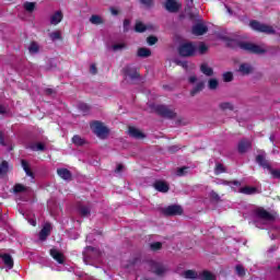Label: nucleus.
<instances>
[{
	"label": "nucleus",
	"instance_id": "obj_1",
	"mask_svg": "<svg viewBox=\"0 0 280 280\" xmlns=\"http://www.w3.org/2000/svg\"><path fill=\"white\" fill-rule=\"evenodd\" d=\"M244 218H252L257 229H269L271 240H278L280 233V223L275 220V215L264 208L249 207V212H243Z\"/></svg>",
	"mask_w": 280,
	"mask_h": 280
},
{
	"label": "nucleus",
	"instance_id": "obj_2",
	"mask_svg": "<svg viewBox=\"0 0 280 280\" xmlns=\"http://www.w3.org/2000/svg\"><path fill=\"white\" fill-rule=\"evenodd\" d=\"M219 185H229L232 187L233 191H237L238 194H245L246 196H253V194H257V188L245 186L242 188V183L240 180H221Z\"/></svg>",
	"mask_w": 280,
	"mask_h": 280
},
{
	"label": "nucleus",
	"instance_id": "obj_3",
	"mask_svg": "<svg viewBox=\"0 0 280 280\" xmlns=\"http://www.w3.org/2000/svg\"><path fill=\"white\" fill-rule=\"evenodd\" d=\"M240 49H243V51H248L249 54H257L258 56H261V54H266L268 51V48L264 44H253L248 42H241L238 44Z\"/></svg>",
	"mask_w": 280,
	"mask_h": 280
},
{
	"label": "nucleus",
	"instance_id": "obj_4",
	"mask_svg": "<svg viewBox=\"0 0 280 280\" xmlns=\"http://www.w3.org/2000/svg\"><path fill=\"white\" fill-rule=\"evenodd\" d=\"M256 162L260 165V167H264V170H268L272 178H280V170L272 168V166L270 165V163L266 161V158L264 155H257Z\"/></svg>",
	"mask_w": 280,
	"mask_h": 280
},
{
	"label": "nucleus",
	"instance_id": "obj_5",
	"mask_svg": "<svg viewBox=\"0 0 280 280\" xmlns=\"http://www.w3.org/2000/svg\"><path fill=\"white\" fill-rule=\"evenodd\" d=\"M91 130L98 137V139H106L108 137V127L104 126L100 121H94L91 124Z\"/></svg>",
	"mask_w": 280,
	"mask_h": 280
},
{
	"label": "nucleus",
	"instance_id": "obj_6",
	"mask_svg": "<svg viewBox=\"0 0 280 280\" xmlns=\"http://www.w3.org/2000/svg\"><path fill=\"white\" fill-rule=\"evenodd\" d=\"M249 27H252V30L255 32H261L262 34H276V31L272 26L255 20L249 23Z\"/></svg>",
	"mask_w": 280,
	"mask_h": 280
},
{
	"label": "nucleus",
	"instance_id": "obj_7",
	"mask_svg": "<svg viewBox=\"0 0 280 280\" xmlns=\"http://www.w3.org/2000/svg\"><path fill=\"white\" fill-rule=\"evenodd\" d=\"M100 255H102V252H100V249L88 246L83 252V261L84 264L89 265V259H97Z\"/></svg>",
	"mask_w": 280,
	"mask_h": 280
},
{
	"label": "nucleus",
	"instance_id": "obj_8",
	"mask_svg": "<svg viewBox=\"0 0 280 280\" xmlns=\"http://www.w3.org/2000/svg\"><path fill=\"white\" fill-rule=\"evenodd\" d=\"M179 55L184 56L185 58L189 56H195L196 54V45L192 43H183L178 48Z\"/></svg>",
	"mask_w": 280,
	"mask_h": 280
},
{
	"label": "nucleus",
	"instance_id": "obj_9",
	"mask_svg": "<svg viewBox=\"0 0 280 280\" xmlns=\"http://www.w3.org/2000/svg\"><path fill=\"white\" fill-rule=\"evenodd\" d=\"M155 110L159 115L167 117L168 119H174V117H176V113L165 105H158Z\"/></svg>",
	"mask_w": 280,
	"mask_h": 280
},
{
	"label": "nucleus",
	"instance_id": "obj_10",
	"mask_svg": "<svg viewBox=\"0 0 280 280\" xmlns=\"http://www.w3.org/2000/svg\"><path fill=\"white\" fill-rule=\"evenodd\" d=\"M125 80H137L139 78V72L130 66H127L122 69Z\"/></svg>",
	"mask_w": 280,
	"mask_h": 280
},
{
	"label": "nucleus",
	"instance_id": "obj_11",
	"mask_svg": "<svg viewBox=\"0 0 280 280\" xmlns=\"http://www.w3.org/2000/svg\"><path fill=\"white\" fill-rule=\"evenodd\" d=\"M0 260L2 261L7 270H12L14 268V259L12 258V256H10V254L0 253Z\"/></svg>",
	"mask_w": 280,
	"mask_h": 280
},
{
	"label": "nucleus",
	"instance_id": "obj_12",
	"mask_svg": "<svg viewBox=\"0 0 280 280\" xmlns=\"http://www.w3.org/2000/svg\"><path fill=\"white\" fill-rule=\"evenodd\" d=\"M165 215H182L183 208L180 206H168L164 209Z\"/></svg>",
	"mask_w": 280,
	"mask_h": 280
},
{
	"label": "nucleus",
	"instance_id": "obj_13",
	"mask_svg": "<svg viewBox=\"0 0 280 280\" xmlns=\"http://www.w3.org/2000/svg\"><path fill=\"white\" fill-rule=\"evenodd\" d=\"M50 256L52 259H55V261H57V264H65V254L60 250L56 248L50 249Z\"/></svg>",
	"mask_w": 280,
	"mask_h": 280
},
{
	"label": "nucleus",
	"instance_id": "obj_14",
	"mask_svg": "<svg viewBox=\"0 0 280 280\" xmlns=\"http://www.w3.org/2000/svg\"><path fill=\"white\" fill-rule=\"evenodd\" d=\"M165 9L168 12H178V10L180 9V4L176 0H167L165 2Z\"/></svg>",
	"mask_w": 280,
	"mask_h": 280
},
{
	"label": "nucleus",
	"instance_id": "obj_15",
	"mask_svg": "<svg viewBox=\"0 0 280 280\" xmlns=\"http://www.w3.org/2000/svg\"><path fill=\"white\" fill-rule=\"evenodd\" d=\"M237 71L242 75H250V73L254 71V68L250 66V63H241Z\"/></svg>",
	"mask_w": 280,
	"mask_h": 280
},
{
	"label": "nucleus",
	"instance_id": "obj_16",
	"mask_svg": "<svg viewBox=\"0 0 280 280\" xmlns=\"http://www.w3.org/2000/svg\"><path fill=\"white\" fill-rule=\"evenodd\" d=\"M208 30L207 25L197 24L192 27V34H195V36H202L203 34H207Z\"/></svg>",
	"mask_w": 280,
	"mask_h": 280
},
{
	"label": "nucleus",
	"instance_id": "obj_17",
	"mask_svg": "<svg viewBox=\"0 0 280 280\" xmlns=\"http://www.w3.org/2000/svg\"><path fill=\"white\" fill-rule=\"evenodd\" d=\"M49 233H51V224L46 223L44 225V228L42 229V231L39 232V240L42 242H45V240H47V236L49 235Z\"/></svg>",
	"mask_w": 280,
	"mask_h": 280
},
{
	"label": "nucleus",
	"instance_id": "obj_18",
	"mask_svg": "<svg viewBox=\"0 0 280 280\" xmlns=\"http://www.w3.org/2000/svg\"><path fill=\"white\" fill-rule=\"evenodd\" d=\"M154 188L158 191H161L162 194H167V191H170V185H167V183L161 182V180L154 183Z\"/></svg>",
	"mask_w": 280,
	"mask_h": 280
},
{
	"label": "nucleus",
	"instance_id": "obj_19",
	"mask_svg": "<svg viewBox=\"0 0 280 280\" xmlns=\"http://www.w3.org/2000/svg\"><path fill=\"white\" fill-rule=\"evenodd\" d=\"M57 174L63 180H71V176H72L71 171H69L67 168H58Z\"/></svg>",
	"mask_w": 280,
	"mask_h": 280
},
{
	"label": "nucleus",
	"instance_id": "obj_20",
	"mask_svg": "<svg viewBox=\"0 0 280 280\" xmlns=\"http://www.w3.org/2000/svg\"><path fill=\"white\" fill-rule=\"evenodd\" d=\"M151 270L155 275H163V272H165V267H163L161 264L151 261Z\"/></svg>",
	"mask_w": 280,
	"mask_h": 280
},
{
	"label": "nucleus",
	"instance_id": "obj_21",
	"mask_svg": "<svg viewBox=\"0 0 280 280\" xmlns=\"http://www.w3.org/2000/svg\"><path fill=\"white\" fill-rule=\"evenodd\" d=\"M62 11H56L51 16H50V24L51 25H58L62 21Z\"/></svg>",
	"mask_w": 280,
	"mask_h": 280
},
{
	"label": "nucleus",
	"instance_id": "obj_22",
	"mask_svg": "<svg viewBox=\"0 0 280 280\" xmlns=\"http://www.w3.org/2000/svg\"><path fill=\"white\" fill-rule=\"evenodd\" d=\"M129 135L130 137H133V139H143L145 137L141 130L135 127H129Z\"/></svg>",
	"mask_w": 280,
	"mask_h": 280
},
{
	"label": "nucleus",
	"instance_id": "obj_23",
	"mask_svg": "<svg viewBox=\"0 0 280 280\" xmlns=\"http://www.w3.org/2000/svg\"><path fill=\"white\" fill-rule=\"evenodd\" d=\"M200 71L203 73V75H207L208 78H211L213 75V68L209 67L208 63H201Z\"/></svg>",
	"mask_w": 280,
	"mask_h": 280
},
{
	"label": "nucleus",
	"instance_id": "obj_24",
	"mask_svg": "<svg viewBox=\"0 0 280 280\" xmlns=\"http://www.w3.org/2000/svg\"><path fill=\"white\" fill-rule=\"evenodd\" d=\"M250 150V141L249 140H242L238 143V152H241V154H244V152Z\"/></svg>",
	"mask_w": 280,
	"mask_h": 280
},
{
	"label": "nucleus",
	"instance_id": "obj_25",
	"mask_svg": "<svg viewBox=\"0 0 280 280\" xmlns=\"http://www.w3.org/2000/svg\"><path fill=\"white\" fill-rule=\"evenodd\" d=\"M138 56L139 58H150V56H152V51L149 48H139Z\"/></svg>",
	"mask_w": 280,
	"mask_h": 280
},
{
	"label": "nucleus",
	"instance_id": "obj_26",
	"mask_svg": "<svg viewBox=\"0 0 280 280\" xmlns=\"http://www.w3.org/2000/svg\"><path fill=\"white\" fill-rule=\"evenodd\" d=\"M22 167H23L26 176H30L31 178H34V173L30 168V164L27 163V161L22 160Z\"/></svg>",
	"mask_w": 280,
	"mask_h": 280
},
{
	"label": "nucleus",
	"instance_id": "obj_27",
	"mask_svg": "<svg viewBox=\"0 0 280 280\" xmlns=\"http://www.w3.org/2000/svg\"><path fill=\"white\" fill-rule=\"evenodd\" d=\"M30 148L34 152H43V151H45V144H43L42 142L33 143V144L30 145Z\"/></svg>",
	"mask_w": 280,
	"mask_h": 280
},
{
	"label": "nucleus",
	"instance_id": "obj_28",
	"mask_svg": "<svg viewBox=\"0 0 280 280\" xmlns=\"http://www.w3.org/2000/svg\"><path fill=\"white\" fill-rule=\"evenodd\" d=\"M90 23H92V25H102V23H104V19L100 15H92L90 18Z\"/></svg>",
	"mask_w": 280,
	"mask_h": 280
},
{
	"label": "nucleus",
	"instance_id": "obj_29",
	"mask_svg": "<svg viewBox=\"0 0 280 280\" xmlns=\"http://www.w3.org/2000/svg\"><path fill=\"white\" fill-rule=\"evenodd\" d=\"M183 277H185V279H198V273L194 270H186L184 271Z\"/></svg>",
	"mask_w": 280,
	"mask_h": 280
},
{
	"label": "nucleus",
	"instance_id": "obj_30",
	"mask_svg": "<svg viewBox=\"0 0 280 280\" xmlns=\"http://www.w3.org/2000/svg\"><path fill=\"white\" fill-rule=\"evenodd\" d=\"M196 51L202 55L206 51H209V46L206 45L205 43H200L198 46H196Z\"/></svg>",
	"mask_w": 280,
	"mask_h": 280
},
{
	"label": "nucleus",
	"instance_id": "obj_31",
	"mask_svg": "<svg viewBox=\"0 0 280 280\" xmlns=\"http://www.w3.org/2000/svg\"><path fill=\"white\" fill-rule=\"evenodd\" d=\"M72 143H74V145H84V143H86V140H84V138L80 136H74L72 138Z\"/></svg>",
	"mask_w": 280,
	"mask_h": 280
},
{
	"label": "nucleus",
	"instance_id": "obj_32",
	"mask_svg": "<svg viewBox=\"0 0 280 280\" xmlns=\"http://www.w3.org/2000/svg\"><path fill=\"white\" fill-rule=\"evenodd\" d=\"M49 38H50V40H61V38H62V35H61V33H60V31H55V32H52V33H50L49 34Z\"/></svg>",
	"mask_w": 280,
	"mask_h": 280
},
{
	"label": "nucleus",
	"instance_id": "obj_33",
	"mask_svg": "<svg viewBox=\"0 0 280 280\" xmlns=\"http://www.w3.org/2000/svg\"><path fill=\"white\" fill-rule=\"evenodd\" d=\"M79 213H81V215H82L83 218H86L88 215L91 214V209H89V207L81 206V207L79 208Z\"/></svg>",
	"mask_w": 280,
	"mask_h": 280
},
{
	"label": "nucleus",
	"instance_id": "obj_34",
	"mask_svg": "<svg viewBox=\"0 0 280 280\" xmlns=\"http://www.w3.org/2000/svg\"><path fill=\"white\" fill-rule=\"evenodd\" d=\"M141 5H144L147 10H150L154 5V0H138Z\"/></svg>",
	"mask_w": 280,
	"mask_h": 280
},
{
	"label": "nucleus",
	"instance_id": "obj_35",
	"mask_svg": "<svg viewBox=\"0 0 280 280\" xmlns=\"http://www.w3.org/2000/svg\"><path fill=\"white\" fill-rule=\"evenodd\" d=\"M218 84L219 82L217 81V79H210L208 81V89H210V91H215V89H218Z\"/></svg>",
	"mask_w": 280,
	"mask_h": 280
},
{
	"label": "nucleus",
	"instance_id": "obj_36",
	"mask_svg": "<svg viewBox=\"0 0 280 280\" xmlns=\"http://www.w3.org/2000/svg\"><path fill=\"white\" fill-rule=\"evenodd\" d=\"M9 165L7 161H3L0 164V176H3L4 174H8Z\"/></svg>",
	"mask_w": 280,
	"mask_h": 280
},
{
	"label": "nucleus",
	"instance_id": "obj_37",
	"mask_svg": "<svg viewBox=\"0 0 280 280\" xmlns=\"http://www.w3.org/2000/svg\"><path fill=\"white\" fill-rule=\"evenodd\" d=\"M234 106L232 103L224 102L220 104V109L221 110H233Z\"/></svg>",
	"mask_w": 280,
	"mask_h": 280
},
{
	"label": "nucleus",
	"instance_id": "obj_38",
	"mask_svg": "<svg viewBox=\"0 0 280 280\" xmlns=\"http://www.w3.org/2000/svg\"><path fill=\"white\" fill-rule=\"evenodd\" d=\"M202 89H205V83L202 82L197 83V85L191 91V95H196V93H200Z\"/></svg>",
	"mask_w": 280,
	"mask_h": 280
},
{
	"label": "nucleus",
	"instance_id": "obj_39",
	"mask_svg": "<svg viewBox=\"0 0 280 280\" xmlns=\"http://www.w3.org/2000/svg\"><path fill=\"white\" fill-rule=\"evenodd\" d=\"M35 8H36V3H34V2H25L24 3V10H26V12H34Z\"/></svg>",
	"mask_w": 280,
	"mask_h": 280
},
{
	"label": "nucleus",
	"instance_id": "obj_40",
	"mask_svg": "<svg viewBox=\"0 0 280 280\" xmlns=\"http://www.w3.org/2000/svg\"><path fill=\"white\" fill-rule=\"evenodd\" d=\"M38 45L36 44V42L31 43L30 47H28V51L30 54H38Z\"/></svg>",
	"mask_w": 280,
	"mask_h": 280
},
{
	"label": "nucleus",
	"instance_id": "obj_41",
	"mask_svg": "<svg viewBox=\"0 0 280 280\" xmlns=\"http://www.w3.org/2000/svg\"><path fill=\"white\" fill-rule=\"evenodd\" d=\"M13 191H14V194H21V191H27V188L21 184H16L13 187Z\"/></svg>",
	"mask_w": 280,
	"mask_h": 280
},
{
	"label": "nucleus",
	"instance_id": "obj_42",
	"mask_svg": "<svg viewBox=\"0 0 280 280\" xmlns=\"http://www.w3.org/2000/svg\"><path fill=\"white\" fill-rule=\"evenodd\" d=\"M136 32H145V30H148V26H145L143 23L141 22H137L136 26H135Z\"/></svg>",
	"mask_w": 280,
	"mask_h": 280
},
{
	"label": "nucleus",
	"instance_id": "obj_43",
	"mask_svg": "<svg viewBox=\"0 0 280 280\" xmlns=\"http://www.w3.org/2000/svg\"><path fill=\"white\" fill-rule=\"evenodd\" d=\"M201 277L203 280H215V276L209 271H203Z\"/></svg>",
	"mask_w": 280,
	"mask_h": 280
},
{
	"label": "nucleus",
	"instance_id": "obj_44",
	"mask_svg": "<svg viewBox=\"0 0 280 280\" xmlns=\"http://www.w3.org/2000/svg\"><path fill=\"white\" fill-rule=\"evenodd\" d=\"M187 172H189V167L184 166L182 168H178L176 174H177V176H185V174H187Z\"/></svg>",
	"mask_w": 280,
	"mask_h": 280
},
{
	"label": "nucleus",
	"instance_id": "obj_45",
	"mask_svg": "<svg viewBox=\"0 0 280 280\" xmlns=\"http://www.w3.org/2000/svg\"><path fill=\"white\" fill-rule=\"evenodd\" d=\"M236 275H238V277H244L246 275V271L244 270V267H242V265L236 266Z\"/></svg>",
	"mask_w": 280,
	"mask_h": 280
},
{
	"label": "nucleus",
	"instance_id": "obj_46",
	"mask_svg": "<svg viewBox=\"0 0 280 280\" xmlns=\"http://www.w3.org/2000/svg\"><path fill=\"white\" fill-rule=\"evenodd\" d=\"M223 80L224 82H231L233 80V73L232 72L223 73Z\"/></svg>",
	"mask_w": 280,
	"mask_h": 280
},
{
	"label": "nucleus",
	"instance_id": "obj_47",
	"mask_svg": "<svg viewBox=\"0 0 280 280\" xmlns=\"http://www.w3.org/2000/svg\"><path fill=\"white\" fill-rule=\"evenodd\" d=\"M148 45H156V43H159V38H156L155 36H150L147 38Z\"/></svg>",
	"mask_w": 280,
	"mask_h": 280
},
{
	"label": "nucleus",
	"instance_id": "obj_48",
	"mask_svg": "<svg viewBox=\"0 0 280 280\" xmlns=\"http://www.w3.org/2000/svg\"><path fill=\"white\" fill-rule=\"evenodd\" d=\"M223 172H224V166L222 164H217L214 174L219 175V174H223Z\"/></svg>",
	"mask_w": 280,
	"mask_h": 280
},
{
	"label": "nucleus",
	"instance_id": "obj_49",
	"mask_svg": "<svg viewBox=\"0 0 280 280\" xmlns=\"http://www.w3.org/2000/svg\"><path fill=\"white\" fill-rule=\"evenodd\" d=\"M125 47H126V45H124V44H115L112 46V49H113V51H119V50L124 49Z\"/></svg>",
	"mask_w": 280,
	"mask_h": 280
},
{
	"label": "nucleus",
	"instance_id": "obj_50",
	"mask_svg": "<svg viewBox=\"0 0 280 280\" xmlns=\"http://www.w3.org/2000/svg\"><path fill=\"white\" fill-rule=\"evenodd\" d=\"M163 246V244H161V242H156L151 244V250H161V247Z\"/></svg>",
	"mask_w": 280,
	"mask_h": 280
},
{
	"label": "nucleus",
	"instance_id": "obj_51",
	"mask_svg": "<svg viewBox=\"0 0 280 280\" xmlns=\"http://www.w3.org/2000/svg\"><path fill=\"white\" fill-rule=\"evenodd\" d=\"M90 72L93 73V75H95V73H97V67H95V65H91Z\"/></svg>",
	"mask_w": 280,
	"mask_h": 280
},
{
	"label": "nucleus",
	"instance_id": "obj_52",
	"mask_svg": "<svg viewBox=\"0 0 280 280\" xmlns=\"http://www.w3.org/2000/svg\"><path fill=\"white\" fill-rule=\"evenodd\" d=\"M80 109L83 112V113H86L89 110V106L86 104H81L80 105Z\"/></svg>",
	"mask_w": 280,
	"mask_h": 280
},
{
	"label": "nucleus",
	"instance_id": "obj_53",
	"mask_svg": "<svg viewBox=\"0 0 280 280\" xmlns=\"http://www.w3.org/2000/svg\"><path fill=\"white\" fill-rule=\"evenodd\" d=\"M129 26H130V20H125L124 21V28H125V31H128Z\"/></svg>",
	"mask_w": 280,
	"mask_h": 280
},
{
	"label": "nucleus",
	"instance_id": "obj_54",
	"mask_svg": "<svg viewBox=\"0 0 280 280\" xmlns=\"http://www.w3.org/2000/svg\"><path fill=\"white\" fill-rule=\"evenodd\" d=\"M109 10H110L113 16H117V14H119V11H117V9H115V8H110Z\"/></svg>",
	"mask_w": 280,
	"mask_h": 280
},
{
	"label": "nucleus",
	"instance_id": "obj_55",
	"mask_svg": "<svg viewBox=\"0 0 280 280\" xmlns=\"http://www.w3.org/2000/svg\"><path fill=\"white\" fill-rule=\"evenodd\" d=\"M0 144L5 145V142L3 141V132L0 131Z\"/></svg>",
	"mask_w": 280,
	"mask_h": 280
},
{
	"label": "nucleus",
	"instance_id": "obj_56",
	"mask_svg": "<svg viewBox=\"0 0 280 280\" xmlns=\"http://www.w3.org/2000/svg\"><path fill=\"white\" fill-rule=\"evenodd\" d=\"M121 170H124V165L118 164L116 167V172L119 174V172H121Z\"/></svg>",
	"mask_w": 280,
	"mask_h": 280
},
{
	"label": "nucleus",
	"instance_id": "obj_57",
	"mask_svg": "<svg viewBox=\"0 0 280 280\" xmlns=\"http://www.w3.org/2000/svg\"><path fill=\"white\" fill-rule=\"evenodd\" d=\"M197 78L195 75L189 78V82L190 84H194V82H196Z\"/></svg>",
	"mask_w": 280,
	"mask_h": 280
},
{
	"label": "nucleus",
	"instance_id": "obj_58",
	"mask_svg": "<svg viewBox=\"0 0 280 280\" xmlns=\"http://www.w3.org/2000/svg\"><path fill=\"white\" fill-rule=\"evenodd\" d=\"M28 222H30V224H31L32 226H36V220L31 219V220H28Z\"/></svg>",
	"mask_w": 280,
	"mask_h": 280
},
{
	"label": "nucleus",
	"instance_id": "obj_59",
	"mask_svg": "<svg viewBox=\"0 0 280 280\" xmlns=\"http://www.w3.org/2000/svg\"><path fill=\"white\" fill-rule=\"evenodd\" d=\"M225 8H226V10H228V14L233 15V10H231V9L229 8V5H225Z\"/></svg>",
	"mask_w": 280,
	"mask_h": 280
},
{
	"label": "nucleus",
	"instance_id": "obj_60",
	"mask_svg": "<svg viewBox=\"0 0 280 280\" xmlns=\"http://www.w3.org/2000/svg\"><path fill=\"white\" fill-rule=\"evenodd\" d=\"M5 113V108L3 106H0V115H3Z\"/></svg>",
	"mask_w": 280,
	"mask_h": 280
},
{
	"label": "nucleus",
	"instance_id": "obj_61",
	"mask_svg": "<svg viewBox=\"0 0 280 280\" xmlns=\"http://www.w3.org/2000/svg\"><path fill=\"white\" fill-rule=\"evenodd\" d=\"M188 1V8H191L194 0H187Z\"/></svg>",
	"mask_w": 280,
	"mask_h": 280
},
{
	"label": "nucleus",
	"instance_id": "obj_62",
	"mask_svg": "<svg viewBox=\"0 0 280 280\" xmlns=\"http://www.w3.org/2000/svg\"><path fill=\"white\" fill-rule=\"evenodd\" d=\"M270 141L272 142V143H275V136H270Z\"/></svg>",
	"mask_w": 280,
	"mask_h": 280
},
{
	"label": "nucleus",
	"instance_id": "obj_63",
	"mask_svg": "<svg viewBox=\"0 0 280 280\" xmlns=\"http://www.w3.org/2000/svg\"><path fill=\"white\" fill-rule=\"evenodd\" d=\"M183 67H187V62L183 63Z\"/></svg>",
	"mask_w": 280,
	"mask_h": 280
},
{
	"label": "nucleus",
	"instance_id": "obj_64",
	"mask_svg": "<svg viewBox=\"0 0 280 280\" xmlns=\"http://www.w3.org/2000/svg\"><path fill=\"white\" fill-rule=\"evenodd\" d=\"M48 93H51V90H47Z\"/></svg>",
	"mask_w": 280,
	"mask_h": 280
}]
</instances>
